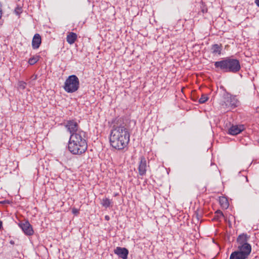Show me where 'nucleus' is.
<instances>
[{
	"label": "nucleus",
	"mask_w": 259,
	"mask_h": 259,
	"mask_svg": "<svg viewBox=\"0 0 259 259\" xmlns=\"http://www.w3.org/2000/svg\"><path fill=\"white\" fill-rule=\"evenodd\" d=\"M222 50V45L219 44H214L212 45L210 48L211 53L214 55L219 56L221 54Z\"/></svg>",
	"instance_id": "nucleus-14"
},
{
	"label": "nucleus",
	"mask_w": 259,
	"mask_h": 259,
	"mask_svg": "<svg viewBox=\"0 0 259 259\" xmlns=\"http://www.w3.org/2000/svg\"><path fill=\"white\" fill-rule=\"evenodd\" d=\"M39 57L37 56H33L30 58L28 60V63L30 65H34L38 61Z\"/></svg>",
	"instance_id": "nucleus-18"
},
{
	"label": "nucleus",
	"mask_w": 259,
	"mask_h": 259,
	"mask_svg": "<svg viewBox=\"0 0 259 259\" xmlns=\"http://www.w3.org/2000/svg\"><path fill=\"white\" fill-rule=\"evenodd\" d=\"M220 203L221 206L224 208H227L229 206V203L227 199L225 197H222L220 198Z\"/></svg>",
	"instance_id": "nucleus-16"
},
{
	"label": "nucleus",
	"mask_w": 259,
	"mask_h": 259,
	"mask_svg": "<svg viewBox=\"0 0 259 259\" xmlns=\"http://www.w3.org/2000/svg\"><path fill=\"white\" fill-rule=\"evenodd\" d=\"M247 196H248V197H250V194H249V193H248V194H247Z\"/></svg>",
	"instance_id": "nucleus-30"
},
{
	"label": "nucleus",
	"mask_w": 259,
	"mask_h": 259,
	"mask_svg": "<svg viewBox=\"0 0 259 259\" xmlns=\"http://www.w3.org/2000/svg\"><path fill=\"white\" fill-rule=\"evenodd\" d=\"M72 212L73 213H78V210L76 209H73L72 210Z\"/></svg>",
	"instance_id": "nucleus-27"
},
{
	"label": "nucleus",
	"mask_w": 259,
	"mask_h": 259,
	"mask_svg": "<svg viewBox=\"0 0 259 259\" xmlns=\"http://www.w3.org/2000/svg\"><path fill=\"white\" fill-rule=\"evenodd\" d=\"M65 127L71 135L78 134L79 132H84L83 131L79 129L78 123L74 120H68L66 123Z\"/></svg>",
	"instance_id": "nucleus-7"
},
{
	"label": "nucleus",
	"mask_w": 259,
	"mask_h": 259,
	"mask_svg": "<svg viewBox=\"0 0 259 259\" xmlns=\"http://www.w3.org/2000/svg\"><path fill=\"white\" fill-rule=\"evenodd\" d=\"M76 39L77 34L74 32H70L69 34L67 35L66 37V40L67 42L70 45L74 43Z\"/></svg>",
	"instance_id": "nucleus-15"
},
{
	"label": "nucleus",
	"mask_w": 259,
	"mask_h": 259,
	"mask_svg": "<svg viewBox=\"0 0 259 259\" xmlns=\"http://www.w3.org/2000/svg\"><path fill=\"white\" fill-rule=\"evenodd\" d=\"M14 12L17 15H20V14L22 12V8L19 7H16L15 9Z\"/></svg>",
	"instance_id": "nucleus-21"
},
{
	"label": "nucleus",
	"mask_w": 259,
	"mask_h": 259,
	"mask_svg": "<svg viewBox=\"0 0 259 259\" xmlns=\"http://www.w3.org/2000/svg\"><path fill=\"white\" fill-rule=\"evenodd\" d=\"M19 226L26 235L30 236L33 234L32 227L28 221L21 222Z\"/></svg>",
	"instance_id": "nucleus-9"
},
{
	"label": "nucleus",
	"mask_w": 259,
	"mask_h": 259,
	"mask_svg": "<svg viewBox=\"0 0 259 259\" xmlns=\"http://www.w3.org/2000/svg\"><path fill=\"white\" fill-rule=\"evenodd\" d=\"M250 238V236L246 233H242L240 234L236 239L237 243V247L241 250L243 249L245 250L251 251V246L248 243Z\"/></svg>",
	"instance_id": "nucleus-5"
},
{
	"label": "nucleus",
	"mask_w": 259,
	"mask_h": 259,
	"mask_svg": "<svg viewBox=\"0 0 259 259\" xmlns=\"http://www.w3.org/2000/svg\"><path fill=\"white\" fill-rule=\"evenodd\" d=\"M3 227V222L2 221L0 220V230Z\"/></svg>",
	"instance_id": "nucleus-28"
},
{
	"label": "nucleus",
	"mask_w": 259,
	"mask_h": 259,
	"mask_svg": "<svg viewBox=\"0 0 259 259\" xmlns=\"http://www.w3.org/2000/svg\"><path fill=\"white\" fill-rule=\"evenodd\" d=\"M251 252L245 250L243 249L240 250L237 247V250L232 252L230 256V259H247Z\"/></svg>",
	"instance_id": "nucleus-6"
},
{
	"label": "nucleus",
	"mask_w": 259,
	"mask_h": 259,
	"mask_svg": "<svg viewBox=\"0 0 259 259\" xmlns=\"http://www.w3.org/2000/svg\"><path fill=\"white\" fill-rule=\"evenodd\" d=\"M225 106L234 109L238 106V101L235 96L228 94L224 97Z\"/></svg>",
	"instance_id": "nucleus-8"
},
{
	"label": "nucleus",
	"mask_w": 259,
	"mask_h": 259,
	"mask_svg": "<svg viewBox=\"0 0 259 259\" xmlns=\"http://www.w3.org/2000/svg\"><path fill=\"white\" fill-rule=\"evenodd\" d=\"M215 213H217V216H218V217H219V218H220V217H223V213L222 211H221V210H217V211L215 212Z\"/></svg>",
	"instance_id": "nucleus-22"
},
{
	"label": "nucleus",
	"mask_w": 259,
	"mask_h": 259,
	"mask_svg": "<svg viewBox=\"0 0 259 259\" xmlns=\"http://www.w3.org/2000/svg\"><path fill=\"white\" fill-rule=\"evenodd\" d=\"M41 39L39 34H35L32 40V47L33 49H38L41 44Z\"/></svg>",
	"instance_id": "nucleus-13"
},
{
	"label": "nucleus",
	"mask_w": 259,
	"mask_h": 259,
	"mask_svg": "<svg viewBox=\"0 0 259 259\" xmlns=\"http://www.w3.org/2000/svg\"><path fill=\"white\" fill-rule=\"evenodd\" d=\"M258 142L259 143V141H258Z\"/></svg>",
	"instance_id": "nucleus-32"
},
{
	"label": "nucleus",
	"mask_w": 259,
	"mask_h": 259,
	"mask_svg": "<svg viewBox=\"0 0 259 259\" xmlns=\"http://www.w3.org/2000/svg\"><path fill=\"white\" fill-rule=\"evenodd\" d=\"M214 65L215 68L224 72L236 73L241 68L239 61L231 57H226L221 61L214 62Z\"/></svg>",
	"instance_id": "nucleus-3"
},
{
	"label": "nucleus",
	"mask_w": 259,
	"mask_h": 259,
	"mask_svg": "<svg viewBox=\"0 0 259 259\" xmlns=\"http://www.w3.org/2000/svg\"><path fill=\"white\" fill-rule=\"evenodd\" d=\"M2 25V23H0V26Z\"/></svg>",
	"instance_id": "nucleus-31"
},
{
	"label": "nucleus",
	"mask_w": 259,
	"mask_h": 259,
	"mask_svg": "<svg viewBox=\"0 0 259 259\" xmlns=\"http://www.w3.org/2000/svg\"><path fill=\"white\" fill-rule=\"evenodd\" d=\"M254 3L259 7V0H255Z\"/></svg>",
	"instance_id": "nucleus-25"
},
{
	"label": "nucleus",
	"mask_w": 259,
	"mask_h": 259,
	"mask_svg": "<svg viewBox=\"0 0 259 259\" xmlns=\"http://www.w3.org/2000/svg\"><path fill=\"white\" fill-rule=\"evenodd\" d=\"M9 203H10V201L8 200H5L4 201H0V204H9Z\"/></svg>",
	"instance_id": "nucleus-23"
},
{
	"label": "nucleus",
	"mask_w": 259,
	"mask_h": 259,
	"mask_svg": "<svg viewBox=\"0 0 259 259\" xmlns=\"http://www.w3.org/2000/svg\"><path fill=\"white\" fill-rule=\"evenodd\" d=\"M87 148L85 132H79L78 134L70 135L68 150L72 154L80 155L85 152Z\"/></svg>",
	"instance_id": "nucleus-2"
},
{
	"label": "nucleus",
	"mask_w": 259,
	"mask_h": 259,
	"mask_svg": "<svg viewBox=\"0 0 259 259\" xmlns=\"http://www.w3.org/2000/svg\"><path fill=\"white\" fill-rule=\"evenodd\" d=\"M26 83L23 81H19L18 83V88L19 89L24 90L25 89Z\"/></svg>",
	"instance_id": "nucleus-20"
},
{
	"label": "nucleus",
	"mask_w": 259,
	"mask_h": 259,
	"mask_svg": "<svg viewBox=\"0 0 259 259\" xmlns=\"http://www.w3.org/2000/svg\"><path fill=\"white\" fill-rule=\"evenodd\" d=\"M139 174L140 176H144L147 171V162L144 156L140 157V161L138 167Z\"/></svg>",
	"instance_id": "nucleus-10"
},
{
	"label": "nucleus",
	"mask_w": 259,
	"mask_h": 259,
	"mask_svg": "<svg viewBox=\"0 0 259 259\" xmlns=\"http://www.w3.org/2000/svg\"><path fill=\"white\" fill-rule=\"evenodd\" d=\"M115 254L122 259H127L128 250L125 247H117L114 250Z\"/></svg>",
	"instance_id": "nucleus-11"
},
{
	"label": "nucleus",
	"mask_w": 259,
	"mask_h": 259,
	"mask_svg": "<svg viewBox=\"0 0 259 259\" xmlns=\"http://www.w3.org/2000/svg\"><path fill=\"white\" fill-rule=\"evenodd\" d=\"M10 243L12 244H14V241H12V240L10 241Z\"/></svg>",
	"instance_id": "nucleus-29"
},
{
	"label": "nucleus",
	"mask_w": 259,
	"mask_h": 259,
	"mask_svg": "<svg viewBox=\"0 0 259 259\" xmlns=\"http://www.w3.org/2000/svg\"><path fill=\"white\" fill-rule=\"evenodd\" d=\"M244 130L243 124L232 125L228 130V134L231 135H236L240 133Z\"/></svg>",
	"instance_id": "nucleus-12"
},
{
	"label": "nucleus",
	"mask_w": 259,
	"mask_h": 259,
	"mask_svg": "<svg viewBox=\"0 0 259 259\" xmlns=\"http://www.w3.org/2000/svg\"><path fill=\"white\" fill-rule=\"evenodd\" d=\"M2 5H1V3H0V19L2 18Z\"/></svg>",
	"instance_id": "nucleus-24"
},
{
	"label": "nucleus",
	"mask_w": 259,
	"mask_h": 259,
	"mask_svg": "<svg viewBox=\"0 0 259 259\" xmlns=\"http://www.w3.org/2000/svg\"><path fill=\"white\" fill-rule=\"evenodd\" d=\"M208 99V98L205 94H202L201 98L199 99V103L200 104L204 103Z\"/></svg>",
	"instance_id": "nucleus-19"
},
{
	"label": "nucleus",
	"mask_w": 259,
	"mask_h": 259,
	"mask_svg": "<svg viewBox=\"0 0 259 259\" xmlns=\"http://www.w3.org/2000/svg\"><path fill=\"white\" fill-rule=\"evenodd\" d=\"M130 134L124 123L114 124L110 131L109 141L111 146L118 150H123L128 145Z\"/></svg>",
	"instance_id": "nucleus-1"
},
{
	"label": "nucleus",
	"mask_w": 259,
	"mask_h": 259,
	"mask_svg": "<svg viewBox=\"0 0 259 259\" xmlns=\"http://www.w3.org/2000/svg\"><path fill=\"white\" fill-rule=\"evenodd\" d=\"M105 219L106 220V221H109L110 220V217L109 215H105Z\"/></svg>",
	"instance_id": "nucleus-26"
},
{
	"label": "nucleus",
	"mask_w": 259,
	"mask_h": 259,
	"mask_svg": "<svg viewBox=\"0 0 259 259\" xmlns=\"http://www.w3.org/2000/svg\"><path fill=\"white\" fill-rule=\"evenodd\" d=\"M111 200H110L109 199L107 198H104L102 199L101 201V204L103 206L105 207V208H107L109 207L111 203H112Z\"/></svg>",
	"instance_id": "nucleus-17"
},
{
	"label": "nucleus",
	"mask_w": 259,
	"mask_h": 259,
	"mask_svg": "<svg viewBox=\"0 0 259 259\" xmlns=\"http://www.w3.org/2000/svg\"><path fill=\"white\" fill-rule=\"evenodd\" d=\"M79 80L77 76L71 75L65 81L63 89L68 93H73L79 89Z\"/></svg>",
	"instance_id": "nucleus-4"
}]
</instances>
